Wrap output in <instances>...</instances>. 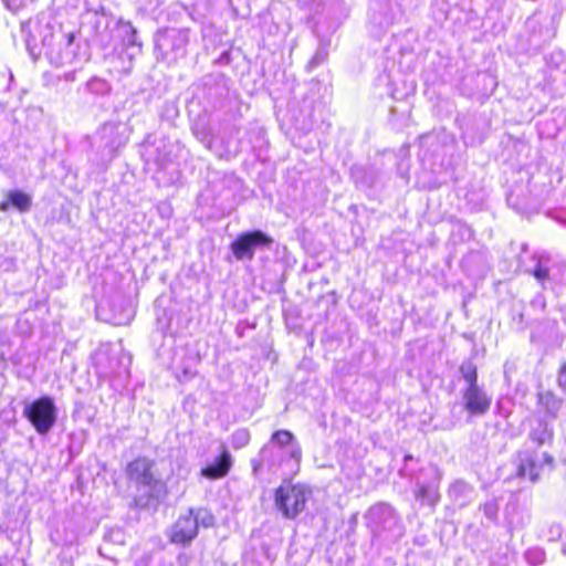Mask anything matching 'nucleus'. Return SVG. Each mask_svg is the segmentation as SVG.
<instances>
[{
    "instance_id": "obj_1",
    "label": "nucleus",
    "mask_w": 566,
    "mask_h": 566,
    "mask_svg": "<svg viewBox=\"0 0 566 566\" xmlns=\"http://www.w3.org/2000/svg\"><path fill=\"white\" fill-rule=\"evenodd\" d=\"M310 496L305 484L284 480L274 491V505L283 517L293 520L304 511Z\"/></svg>"
},
{
    "instance_id": "obj_2",
    "label": "nucleus",
    "mask_w": 566,
    "mask_h": 566,
    "mask_svg": "<svg viewBox=\"0 0 566 566\" xmlns=\"http://www.w3.org/2000/svg\"><path fill=\"white\" fill-rule=\"evenodd\" d=\"M214 521L213 514L206 507L189 509L181 513L175 522L170 541L187 545L197 536L199 525L210 527L214 525Z\"/></svg>"
},
{
    "instance_id": "obj_3",
    "label": "nucleus",
    "mask_w": 566,
    "mask_h": 566,
    "mask_svg": "<svg viewBox=\"0 0 566 566\" xmlns=\"http://www.w3.org/2000/svg\"><path fill=\"white\" fill-rule=\"evenodd\" d=\"M461 373L468 384L463 394L464 408L473 415H483L490 408L491 399L478 385L476 367L472 364L461 366Z\"/></svg>"
},
{
    "instance_id": "obj_4",
    "label": "nucleus",
    "mask_w": 566,
    "mask_h": 566,
    "mask_svg": "<svg viewBox=\"0 0 566 566\" xmlns=\"http://www.w3.org/2000/svg\"><path fill=\"white\" fill-rule=\"evenodd\" d=\"M24 416L40 434H45L55 423L56 409L51 398L43 397L27 406Z\"/></svg>"
},
{
    "instance_id": "obj_5",
    "label": "nucleus",
    "mask_w": 566,
    "mask_h": 566,
    "mask_svg": "<svg viewBox=\"0 0 566 566\" xmlns=\"http://www.w3.org/2000/svg\"><path fill=\"white\" fill-rule=\"evenodd\" d=\"M272 242V238L268 237L262 231L256 230L238 237V239L231 244V251L238 260H251L256 247H269Z\"/></svg>"
},
{
    "instance_id": "obj_6",
    "label": "nucleus",
    "mask_w": 566,
    "mask_h": 566,
    "mask_svg": "<svg viewBox=\"0 0 566 566\" xmlns=\"http://www.w3.org/2000/svg\"><path fill=\"white\" fill-rule=\"evenodd\" d=\"M133 489L134 503L142 509L155 506L167 494L166 485L161 480L135 485Z\"/></svg>"
},
{
    "instance_id": "obj_7",
    "label": "nucleus",
    "mask_w": 566,
    "mask_h": 566,
    "mask_svg": "<svg viewBox=\"0 0 566 566\" xmlns=\"http://www.w3.org/2000/svg\"><path fill=\"white\" fill-rule=\"evenodd\" d=\"M127 475L133 486L159 481L155 464L146 458H139L128 464Z\"/></svg>"
},
{
    "instance_id": "obj_8",
    "label": "nucleus",
    "mask_w": 566,
    "mask_h": 566,
    "mask_svg": "<svg viewBox=\"0 0 566 566\" xmlns=\"http://www.w3.org/2000/svg\"><path fill=\"white\" fill-rule=\"evenodd\" d=\"M232 467V459L228 451H223L220 458L213 463L201 469L200 474L209 480H217L226 476Z\"/></svg>"
},
{
    "instance_id": "obj_9",
    "label": "nucleus",
    "mask_w": 566,
    "mask_h": 566,
    "mask_svg": "<svg viewBox=\"0 0 566 566\" xmlns=\"http://www.w3.org/2000/svg\"><path fill=\"white\" fill-rule=\"evenodd\" d=\"M537 398L547 412L556 415L559 411L562 401L552 391H539Z\"/></svg>"
},
{
    "instance_id": "obj_10",
    "label": "nucleus",
    "mask_w": 566,
    "mask_h": 566,
    "mask_svg": "<svg viewBox=\"0 0 566 566\" xmlns=\"http://www.w3.org/2000/svg\"><path fill=\"white\" fill-rule=\"evenodd\" d=\"M11 205L19 211H28L31 207V197L22 191H11L8 193Z\"/></svg>"
},
{
    "instance_id": "obj_11",
    "label": "nucleus",
    "mask_w": 566,
    "mask_h": 566,
    "mask_svg": "<svg viewBox=\"0 0 566 566\" xmlns=\"http://www.w3.org/2000/svg\"><path fill=\"white\" fill-rule=\"evenodd\" d=\"M294 439V434L289 430H277L271 436V441L281 448L292 444Z\"/></svg>"
},
{
    "instance_id": "obj_12",
    "label": "nucleus",
    "mask_w": 566,
    "mask_h": 566,
    "mask_svg": "<svg viewBox=\"0 0 566 566\" xmlns=\"http://www.w3.org/2000/svg\"><path fill=\"white\" fill-rule=\"evenodd\" d=\"M552 436H553L552 431L548 430L546 427H543L538 433L537 432L533 433V439L535 441H537L538 444H544V443L551 441Z\"/></svg>"
},
{
    "instance_id": "obj_13",
    "label": "nucleus",
    "mask_w": 566,
    "mask_h": 566,
    "mask_svg": "<svg viewBox=\"0 0 566 566\" xmlns=\"http://www.w3.org/2000/svg\"><path fill=\"white\" fill-rule=\"evenodd\" d=\"M534 465L532 463L528 464H522L518 469V475L521 478L528 476L532 481H535L537 478V474L533 473Z\"/></svg>"
},
{
    "instance_id": "obj_14",
    "label": "nucleus",
    "mask_w": 566,
    "mask_h": 566,
    "mask_svg": "<svg viewBox=\"0 0 566 566\" xmlns=\"http://www.w3.org/2000/svg\"><path fill=\"white\" fill-rule=\"evenodd\" d=\"M10 205H11V202H10L9 199L6 200V201L0 202V210L1 211H7Z\"/></svg>"
},
{
    "instance_id": "obj_15",
    "label": "nucleus",
    "mask_w": 566,
    "mask_h": 566,
    "mask_svg": "<svg viewBox=\"0 0 566 566\" xmlns=\"http://www.w3.org/2000/svg\"><path fill=\"white\" fill-rule=\"evenodd\" d=\"M427 491H428L427 488L421 486L419 492H418V494H417V496H424Z\"/></svg>"
},
{
    "instance_id": "obj_16",
    "label": "nucleus",
    "mask_w": 566,
    "mask_h": 566,
    "mask_svg": "<svg viewBox=\"0 0 566 566\" xmlns=\"http://www.w3.org/2000/svg\"><path fill=\"white\" fill-rule=\"evenodd\" d=\"M560 374H562V376L566 375V363L563 365Z\"/></svg>"
},
{
    "instance_id": "obj_17",
    "label": "nucleus",
    "mask_w": 566,
    "mask_h": 566,
    "mask_svg": "<svg viewBox=\"0 0 566 566\" xmlns=\"http://www.w3.org/2000/svg\"><path fill=\"white\" fill-rule=\"evenodd\" d=\"M536 276L541 279L544 276V273L542 271H538V272H536Z\"/></svg>"
}]
</instances>
